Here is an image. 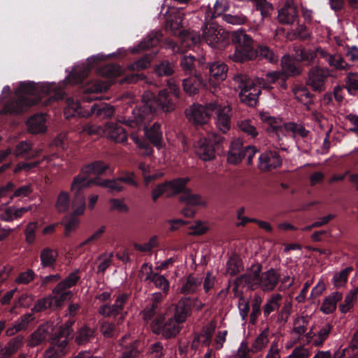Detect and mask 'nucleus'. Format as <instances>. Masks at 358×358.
<instances>
[{
  "instance_id": "774afa93",
  "label": "nucleus",
  "mask_w": 358,
  "mask_h": 358,
  "mask_svg": "<svg viewBox=\"0 0 358 358\" xmlns=\"http://www.w3.org/2000/svg\"><path fill=\"white\" fill-rule=\"evenodd\" d=\"M310 355V352L308 348L303 346H299L292 350L288 358H309Z\"/></svg>"
},
{
  "instance_id": "20e7f679",
  "label": "nucleus",
  "mask_w": 358,
  "mask_h": 358,
  "mask_svg": "<svg viewBox=\"0 0 358 358\" xmlns=\"http://www.w3.org/2000/svg\"><path fill=\"white\" fill-rule=\"evenodd\" d=\"M103 59V55L92 56L87 59V65L73 69L66 78L69 83L72 85H82L81 89L83 93L82 99L85 101L90 102L95 100L97 98V94L107 90L106 83L100 80H92L84 85V81L92 68L97 64L98 62Z\"/></svg>"
},
{
  "instance_id": "69168bd1",
  "label": "nucleus",
  "mask_w": 358,
  "mask_h": 358,
  "mask_svg": "<svg viewBox=\"0 0 358 358\" xmlns=\"http://www.w3.org/2000/svg\"><path fill=\"white\" fill-rule=\"evenodd\" d=\"M262 302V298L255 294L253 298V301L252 304V313L250 314V320L252 323H255L257 317L260 314V306Z\"/></svg>"
},
{
  "instance_id": "2eb2a0df",
  "label": "nucleus",
  "mask_w": 358,
  "mask_h": 358,
  "mask_svg": "<svg viewBox=\"0 0 358 358\" xmlns=\"http://www.w3.org/2000/svg\"><path fill=\"white\" fill-rule=\"evenodd\" d=\"M103 179L99 177L90 178L87 174L83 173L81 171L79 174L73 177L71 184L70 189L74 194L76 199L84 196L83 191L85 189L91 187L92 185H96L101 187Z\"/></svg>"
},
{
  "instance_id": "a878e982",
  "label": "nucleus",
  "mask_w": 358,
  "mask_h": 358,
  "mask_svg": "<svg viewBox=\"0 0 358 358\" xmlns=\"http://www.w3.org/2000/svg\"><path fill=\"white\" fill-rule=\"evenodd\" d=\"M204 57L196 59L192 55L183 56L180 59V66L186 75L202 73L201 64H203Z\"/></svg>"
},
{
  "instance_id": "7c9ffc66",
  "label": "nucleus",
  "mask_w": 358,
  "mask_h": 358,
  "mask_svg": "<svg viewBox=\"0 0 358 358\" xmlns=\"http://www.w3.org/2000/svg\"><path fill=\"white\" fill-rule=\"evenodd\" d=\"M46 118L44 114H35L27 121L28 131L31 134L43 133L46 131Z\"/></svg>"
},
{
  "instance_id": "c85d7f7f",
  "label": "nucleus",
  "mask_w": 358,
  "mask_h": 358,
  "mask_svg": "<svg viewBox=\"0 0 358 358\" xmlns=\"http://www.w3.org/2000/svg\"><path fill=\"white\" fill-rule=\"evenodd\" d=\"M297 17V8L294 4L288 2L278 11V18L279 22L283 24H293Z\"/></svg>"
},
{
  "instance_id": "f257e3e1",
  "label": "nucleus",
  "mask_w": 358,
  "mask_h": 358,
  "mask_svg": "<svg viewBox=\"0 0 358 358\" xmlns=\"http://www.w3.org/2000/svg\"><path fill=\"white\" fill-rule=\"evenodd\" d=\"M143 104L138 109L134 110V119L122 117L117 122H107V129L110 138L116 142L122 143L127 140L129 131L123 127L124 124L132 131L140 130L143 123L152 117L153 115L163 111L169 113L174 110V104L166 90L162 91L158 96L151 93H144L142 97Z\"/></svg>"
},
{
  "instance_id": "7ed1b4c3",
  "label": "nucleus",
  "mask_w": 358,
  "mask_h": 358,
  "mask_svg": "<svg viewBox=\"0 0 358 358\" xmlns=\"http://www.w3.org/2000/svg\"><path fill=\"white\" fill-rule=\"evenodd\" d=\"M190 178L189 177L176 178L157 185L152 191V201L156 202L164 194H166L167 197L182 194L179 200L185 204V206L181 210L182 214L186 217H194L196 212L195 208L199 206H205L206 202L199 194H193L191 189L187 187Z\"/></svg>"
},
{
  "instance_id": "ddd939ff",
  "label": "nucleus",
  "mask_w": 358,
  "mask_h": 358,
  "mask_svg": "<svg viewBox=\"0 0 358 358\" xmlns=\"http://www.w3.org/2000/svg\"><path fill=\"white\" fill-rule=\"evenodd\" d=\"M69 331L56 333L50 339V346L45 351L43 358H62L69 352Z\"/></svg>"
},
{
  "instance_id": "c03bdc74",
  "label": "nucleus",
  "mask_w": 358,
  "mask_h": 358,
  "mask_svg": "<svg viewBox=\"0 0 358 358\" xmlns=\"http://www.w3.org/2000/svg\"><path fill=\"white\" fill-rule=\"evenodd\" d=\"M94 329L85 325L78 330L75 342L78 345H85L94 338Z\"/></svg>"
},
{
  "instance_id": "f3484780",
  "label": "nucleus",
  "mask_w": 358,
  "mask_h": 358,
  "mask_svg": "<svg viewBox=\"0 0 358 358\" xmlns=\"http://www.w3.org/2000/svg\"><path fill=\"white\" fill-rule=\"evenodd\" d=\"M164 320V315L158 316L155 323L152 325L153 332L162 335L165 338L175 337L180 331L181 325L171 317L169 318L164 324H162Z\"/></svg>"
},
{
  "instance_id": "e433bc0d",
  "label": "nucleus",
  "mask_w": 358,
  "mask_h": 358,
  "mask_svg": "<svg viewBox=\"0 0 358 358\" xmlns=\"http://www.w3.org/2000/svg\"><path fill=\"white\" fill-rule=\"evenodd\" d=\"M114 108L108 103L100 102L94 103L87 115H94L99 118H109L114 114Z\"/></svg>"
},
{
  "instance_id": "b1692460",
  "label": "nucleus",
  "mask_w": 358,
  "mask_h": 358,
  "mask_svg": "<svg viewBox=\"0 0 358 358\" xmlns=\"http://www.w3.org/2000/svg\"><path fill=\"white\" fill-rule=\"evenodd\" d=\"M139 341L129 335L124 336L120 341L121 354L118 358H136L140 354Z\"/></svg>"
},
{
  "instance_id": "f704fd0d",
  "label": "nucleus",
  "mask_w": 358,
  "mask_h": 358,
  "mask_svg": "<svg viewBox=\"0 0 358 358\" xmlns=\"http://www.w3.org/2000/svg\"><path fill=\"white\" fill-rule=\"evenodd\" d=\"M58 251L50 247L44 248L40 253L41 264L43 268H54L56 265Z\"/></svg>"
},
{
  "instance_id": "4c0bfd02",
  "label": "nucleus",
  "mask_w": 358,
  "mask_h": 358,
  "mask_svg": "<svg viewBox=\"0 0 358 358\" xmlns=\"http://www.w3.org/2000/svg\"><path fill=\"white\" fill-rule=\"evenodd\" d=\"M24 343V337L17 336L12 338L4 348L1 345L0 354L3 358H8L22 346Z\"/></svg>"
},
{
  "instance_id": "e2e57ef3",
  "label": "nucleus",
  "mask_w": 358,
  "mask_h": 358,
  "mask_svg": "<svg viewBox=\"0 0 358 358\" xmlns=\"http://www.w3.org/2000/svg\"><path fill=\"white\" fill-rule=\"evenodd\" d=\"M297 55L300 62H306V64L308 65L312 64L316 58V52L315 50H307L305 48L301 49Z\"/></svg>"
},
{
  "instance_id": "cd10ccee",
  "label": "nucleus",
  "mask_w": 358,
  "mask_h": 358,
  "mask_svg": "<svg viewBox=\"0 0 358 358\" xmlns=\"http://www.w3.org/2000/svg\"><path fill=\"white\" fill-rule=\"evenodd\" d=\"M110 169V165L102 160H95L86 164L81 167V172L87 174L89 177L92 175L94 177L100 178L103 176Z\"/></svg>"
},
{
  "instance_id": "13d9d810",
  "label": "nucleus",
  "mask_w": 358,
  "mask_h": 358,
  "mask_svg": "<svg viewBox=\"0 0 358 358\" xmlns=\"http://www.w3.org/2000/svg\"><path fill=\"white\" fill-rule=\"evenodd\" d=\"M329 64L338 70H347L349 69L350 65L344 60L340 55H331L329 56Z\"/></svg>"
},
{
  "instance_id": "49530a36",
  "label": "nucleus",
  "mask_w": 358,
  "mask_h": 358,
  "mask_svg": "<svg viewBox=\"0 0 358 358\" xmlns=\"http://www.w3.org/2000/svg\"><path fill=\"white\" fill-rule=\"evenodd\" d=\"M70 194L66 191H61L57 196L55 209L59 213H66L70 207Z\"/></svg>"
},
{
  "instance_id": "a18cd8bd",
  "label": "nucleus",
  "mask_w": 358,
  "mask_h": 358,
  "mask_svg": "<svg viewBox=\"0 0 358 358\" xmlns=\"http://www.w3.org/2000/svg\"><path fill=\"white\" fill-rule=\"evenodd\" d=\"M157 310V305L151 303L142 311V315L144 321L146 323L150 324L152 329V325L155 323L158 316L159 315H164L163 313H158Z\"/></svg>"
},
{
  "instance_id": "0e129e2a",
  "label": "nucleus",
  "mask_w": 358,
  "mask_h": 358,
  "mask_svg": "<svg viewBox=\"0 0 358 358\" xmlns=\"http://www.w3.org/2000/svg\"><path fill=\"white\" fill-rule=\"evenodd\" d=\"M285 129L288 131H291L294 134H298L302 138H305L308 135L309 131L305 129V127L301 124H298L295 122H288L285 124Z\"/></svg>"
},
{
  "instance_id": "5701e85b",
  "label": "nucleus",
  "mask_w": 358,
  "mask_h": 358,
  "mask_svg": "<svg viewBox=\"0 0 358 358\" xmlns=\"http://www.w3.org/2000/svg\"><path fill=\"white\" fill-rule=\"evenodd\" d=\"M281 165L282 159L276 150H266L259 157L258 167L262 171L276 169Z\"/></svg>"
},
{
  "instance_id": "2f4dec72",
  "label": "nucleus",
  "mask_w": 358,
  "mask_h": 358,
  "mask_svg": "<svg viewBox=\"0 0 358 358\" xmlns=\"http://www.w3.org/2000/svg\"><path fill=\"white\" fill-rule=\"evenodd\" d=\"M282 69L286 78L299 76L302 68L299 62L293 60L289 56H284L281 60Z\"/></svg>"
},
{
  "instance_id": "864d4df0",
  "label": "nucleus",
  "mask_w": 358,
  "mask_h": 358,
  "mask_svg": "<svg viewBox=\"0 0 358 358\" xmlns=\"http://www.w3.org/2000/svg\"><path fill=\"white\" fill-rule=\"evenodd\" d=\"M352 271V267H347L339 273H336L332 279L334 287L336 288H341L343 287L347 282L349 274Z\"/></svg>"
},
{
  "instance_id": "6e6d98bb",
  "label": "nucleus",
  "mask_w": 358,
  "mask_h": 358,
  "mask_svg": "<svg viewBox=\"0 0 358 358\" xmlns=\"http://www.w3.org/2000/svg\"><path fill=\"white\" fill-rule=\"evenodd\" d=\"M258 57L265 59L270 63H276L278 60V56L266 45H258Z\"/></svg>"
},
{
  "instance_id": "9d476101",
  "label": "nucleus",
  "mask_w": 358,
  "mask_h": 358,
  "mask_svg": "<svg viewBox=\"0 0 358 358\" xmlns=\"http://www.w3.org/2000/svg\"><path fill=\"white\" fill-rule=\"evenodd\" d=\"M258 152L255 146H244L243 141L236 138L231 143L227 160L230 164H236L246 159L247 164H251L255 155Z\"/></svg>"
},
{
  "instance_id": "0eeeda50",
  "label": "nucleus",
  "mask_w": 358,
  "mask_h": 358,
  "mask_svg": "<svg viewBox=\"0 0 358 358\" xmlns=\"http://www.w3.org/2000/svg\"><path fill=\"white\" fill-rule=\"evenodd\" d=\"M226 141L224 136L212 133L207 137H202L194 143V150L199 157L203 161H210L215 157V154L222 148Z\"/></svg>"
},
{
  "instance_id": "bf43d9fd",
  "label": "nucleus",
  "mask_w": 358,
  "mask_h": 358,
  "mask_svg": "<svg viewBox=\"0 0 358 358\" xmlns=\"http://www.w3.org/2000/svg\"><path fill=\"white\" fill-rule=\"evenodd\" d=\"M182 41L187 43L188 46L196 45L203 41L202 36L196 32L185 31L180 36Z\"/></svg>"
},
{
  "instance_id": "393cba45",
  "label": "nucleus",
  "mask_w": 358,
  "mask_h": 358,
  "mask_svg": "<svg viewBox=\"0 0 358 358\" xmlns=\"http://www.w3.org/2000/svg\"><path fill=\"white\" fill-rule=\"evenodd\" d=\"M207 80L202 73L190 75L182 80L184 91L189 95H194L199 92L200 87H207Z\"/></svg>"
},
{
  "instance_id": "3c124183",
  "label": "nucleus",
  "mask_w": 358,
  "mask_h": 358,
  "mask_svg": "<svg viewBox=\"0 0 358 358\" xmlns=\"http://www.w3.org/2000/svg\"><path fill=\"white\" fill-rule=\"evenodd\" d=\"M341 299L339 292H334L324 300L321 310L326 314L332 313L336 308L337 302Z\"/></svg>"
},
{
  "instance_id": "8fccbe9b",
  "label": "nucleus",
  "mask_w": 358,
  "mask_h": 358,
  "mask_svg": "<svg viewBox=\"0 0 358 358\" xmlns=\"http://www.w3.org/2000/svg\"><path fill=\"white\" fill-rule=\"evenodd\" d=\"M79 279L78 271L72 272L66 278L59 282L52 291H65L74 286Z\"/></svg>"
},
{
  "instance_id": "5fc2aeb1",
  "label": "nucleus",
  "mask_w": 358,
  "mask_h": 358,
  "mask_svg": "<svg viewBox=\"0 0 358 358\" xmlns=\"http://www.w3.org/2000/svg\"><path fill=\"white\" fill-rule=\"evenodd\" d=\"M238 127L241 131L246 134L252 138H255L258 136V131L256 127L252 124V120H244L238 123Z\"/></svg>"
},
{
  "instance_id": "aec40b11",
  "label": "nucleus",
  "mask_w": 358,
  "mask_h": 358,
  "mask_svg": "<svg viewBox=\"0 0 358 358\" xmlns=\"http://www.w3.org/2000/svg\"><path fill=\"white\" fill-rule=\"evenodd\" d=\"M69 292H55L38 300L32 308L34 312H41L47 308H55L61 306L67 299Z\"/></svg>"
},
{
  "instance_id": "c9c22d12",
  "label": "nucleus",
  "mask_w": 358,
  "mask_h": 358,
  "mask_svg": "<svg viewBox=\"0 0 358 358\" xmlns=\"http://www.w3.org/2000/svg\"><path fill=\"white\" fill-rule=\"evenodd\" d=\"M191 303L188 301L180 300L175 307V313L172 319L180 325L185 322L187 317L190 315Z\"/></svg>"
},
{
  "instance_id": "72a5a7b5",
  "label": "nucleus",
  "mask_w": 358,
  "mask_h": 358,
  "mask_svg": "<svg viewBox=\"0 0 358 358\" xmlns=\"http://www.w3.org/2000/svg\"><path fill=\"white\" fill-rule=\"evenodd\" d=\"M34 318V315L31 313L22 315L11 327L6 329V334L8 336H11L19 331L27 329L29 323L33 321Z\"/></svg>"
},
{
  "instance_id": "603ef678",
  "label": "nucleus",
  "mask_w": 358,
  "mask_h": 358,
  "mask_svg": "<svg viewBox=\"0 0 358 358\" xmlns=\"http://www.w3.org/2000/svg\"><path fill=\"white\" fill-rule=\"evenodd\" d=\"M61 224L64 226V234L66 236H69L72 231L76 230L79 224V219L75 215L70 214L66 215L62 221L60 222Z\"/></svg>"
},
{
  "instance_id": "f8f14e48",
  "label": "nucleus",
  "mask_w": 358,
  "mask_h": 358,
  "mask_svg": "<svg viewBox=\"0 0 358 358\" xmlns=\"http://www.w3.org/2000/svg\"><path fill=\"white\" fill-rule=\"evenodd\" d=\"M122 183L137 187L138 182L134 172L129 171H121L119 176L113 179H103L101 187L108 189L110 194L119 193L124 190V185Z\"/></svg>"
},
{
  "instance_id": "a19ab883",
  "label": "nucleus",
  "mask_w": 358,
  "mask_h": 358,
  "mask_svg": "<svg viewBox=\"0 0 358 358\" xmlns=\"http://www.w3.org/2000/svg\"><path fill=\"white\" fill-rule=\"evenodd\" d=\"M66 106L64 108V115L66 119L76 116H85L80 102L73 98H66Z\"/></svg>"
},
{
  "instance_id": "f03ea898",
  "label": "nucleus",
  "mask_w": 358,
  "mask_h": 358,
  "mask_svg": "<svg viewBox=\"0 0 358 358\" xmlns=\"http://www.w3.org/2000/svg\"><path fill=\"white\" fill-rule=\"evenodd\" d=\"M20 94L17 99L7 102L2 108L3 114L17 115L34 106H50L54 102L66 99V93L48 83L20 82L17 88Z\"/></svg>"
},
{
  "instance_id": "052dcab7",
  "label": "nucleus",
  "mask_w": 358,
  "mask_h": 358,
  "mask_svg": "<svg viewBox=\"0 0 358 358\" xmlns=\"http://www.w3.org/2000/svg\"><path fill=\"white\" fill-rule=\"evenodd\" d=\"M282 296L279 294L273 295L271 299L266 303L264 307V314L265 317H268L269 314L280 307L279 301Z\"/></svg>"
},
{
  "instance_id": "412c9836",
  "label": "nucleus",
  "mask_w": 358,
  "mask_h": 358,
  "mask_svg": "<svg viewBox=\"0 0 358 358\" xmlns=\"http://www.w3.org/2000/svg\"><path fill=\"white\" fill-rule=\"evenodd\" d=\"M221 29H218V27L210 25L207 26L203 29L202 38L208 45L212 48L221 49L226 45L225 36L221 33Z\"/></svg>"
},
{
  "instance_id": "6e6552de",
  "label": "nucleus",
  "mask_w": 358,
  "mask_h": 358,
  "mask_svg": "<svg viewBox=\"0 0 358 358\" xmlns=\"http://www.w3.org/2000/svg\"><path fill=\"white\" fill-rule=\"evenodd\" d=\"M233 78L241 89L239 97L241 102L249 106H255L258 101V97L261 94V90L245 74L237 73L234 76Z\"/></svg>"
},
{
  "instance_id": "423d86ee",
  "label": "nucleus",
  "mask_w": 358,
  "mask_h": 358,
  "mask_svg": "<svg viewBox=\"0 0 358 358\" xmlns=\"http://www.w3.org/2000/svg\"><path fill=\"white\" fill-rule=\"evenodd\" d=\"M144 135L146 139L142 138L137 133L138 130L136 129L131 131L130 137L135 144L141 150H143V154L145 156H151L153 153V149L150 144L160 150L164 147L163 141V135L161 124L155 122L152 126H144Z\"/></svg>"
},
{
  "instance_id": "4be33fe9",
  "label": "nucleus",
  "mask_w": 358,
  "mask_h": 358,
  "mask_svg": "<svg viewBox=\"0 0 358 358\" xmlns=\"http://www.w3.org/2000/svg\"><path fill=\"white\" fill-rule=\"evenodd\" d=\"M216 115L215 124L222 134L229 131L231 126V109L229 106H220L216 103V108L213 111Z\"/></svg>"
},
{
  "instance_id": "473e14b6",
  "label": "nucleus",
  "mask_w": 358,
  "mask_h": 358,
  "mask_svg": "<svg viewBox=\"0 0 358 358\" xmlns=\"http://www.w3.org/2000/svg\"><path fill=\"white\" fill-rule=\"evenodd\" d=\"M255 266H252V273H245L236 278L234 281V287L231 291H238L239 288L248 287L251 291L256 289L255 282Z\"/></svg>"
},
{
  "instance_id": "6ab92c4d",
  "label": "nucleus",
  "mask_w": 358,
  "mask_h": 358,
  "mask_svg": "<svg viewBox=\"0 0 358 358\" xmlns=\"http://www.w3.org/2000/svg\"><path fill=\"white\" fill-rule=\"evenodd\" d=\"M332 326L328 322L315 324L305 335L307 343H312L315 346L320 347L329 338Z\"/></svg>"
},
{
  "instance_id": "39448f33",
  "label": "nucleus",
  "mask_w": 358,
  "mask_h": 358,
  "mask_svg": "<svg viewBox=\"0 0 358 358\" xmlns=\"http://www.w3.org/2000/svg\"><path fill=\"white\" fill-rule=\"evenodd\" d=\"M231 43L234 52L230 58L234 62L243 63L258 57V50L255 48V41L244 31H234L231 34Z\"/></svg>"
},
{
  "instance_id": "9b49d317",
  "label": "nucleus",
  "mask_w": 358,
  "mask_h": 358,
  "mask_svg": "<svg viewBox=\"0 0 358 358\" xmlns=\"http://www.w3.org/2000/svg\"><path fill=\"white\" fill-rule=\"evenodd\" d=\"M154 71H155V75L157 77H166L168 78L166 80L167 85H168L170 90L172 92V94H170L167 90H165L169 94V96H170V98H171V100L173 101L174 106H175L176 104H175L174 99L179 98L180 90H179V87H178V85L174 83L173 80L169 78L175 73V71H176L175 64L171 62H169L168 60H162L155 66ZM163 90H162V91ZM161 92H162V90L159 91V93H160ZM147 93H150V92H148ZM150 93L152 94V92H150ZM152 94L155 96H158L159 94H158L157 95H155L154 93H152Z\"/></svg>"
},
{
  "instance_id": "4d7b16f0",
  "label": "nucleus",
  "mask_w": 358,
  "mask_h": 358,
  "mask_svg": "<svg viewBox=\"0 0 358 358\" xmlns=\"http://www.w3.org/2000/svg\"><path fill=\"white\" fill-rule=\"evenodd\" d=\"M308 324V320L305 317H297L294 322L293 334L299 338L306 332Z\"/></svg>"
},
{
  "instance_id": "37998d69",
  "label": "nucleus",
  "mask_w": 358,
  "mask_h": 358,
  "mask_svg": "<svg viewBox=\"0 0 358 358\" xmlns=\"http://www.w3.org/2000/svg\"><path fill=\"white\" fill-rule=\"evenodd\" d=\"M160 36L161 34L157 32L149 34L140 43L138 46L134 49V52L145 50L157 46L160 42Z\"/></svg>"
},
{
  "instance_id": "338daca9",
  "label": "nucleus",
  "mask_w": 358,
  "mask_h": 358,
  "mask_svg": "<svg viewBox=\"0 0 358 358\" xmlns=\"http://www.w3.org/2000/svg\"><path fill=\"white\" fill-rule=\"evenodd\" d=\"M37 227L36 222H30L27 224L24 234L26 241L28 244H33L36 239V229Z\"/></svg>"
},
{
  "instance_id": "bb28decb",
  "label": "nucleus",
  "mask_w": 358,
  "mask_h": 358,
  "mask_svg": "<svg viewBox=\"0 0 358 358\" xmlns=\"http://www.w3.org/2000/svg\"><path fill=\"white\" fill-rule=\"evenodd\" d=\"M52 330V325L46 323L40 325L29 336L28 345L35 347L44 343Z\"/></svg>"
},
{
  "instance_id": "4468645a",
  "label": "nucleus",
  "mask_w": 358,
  "mask_h": 358,
  "mask_svg": "<svg viewBox=\"0 0 358 358\" xmlns=\"http://www.w3.org/2000/svg\"><path fill=\"white\" fill-rule=\"evenodd\" d=\"M330 76L331 73L328 69L318 66H313L308 71L306 85L313 91L320 93L325 90V83Z\"/></svg>"
},
{
  "instance_id": "1a4fd4ad",
  "label": "nucleus",
  "mask_w": 358,
  "mask_h": 358,
  "mask_svg": "<svg viewBox=\"0 0 358 358\" xmlns=\"http://www.w3.org/2000/svg\"><path fill=\"white\" fill-rule=\"evenodd\" d=\"M228 66L222 61L206 62L201 64V71L210 85H215L222 82L227 77Z\"/></svg>"
},
{
  "instance_id": "79ce46f5",
  "label": "nucleus",
  "mask_w": 358,
  "mask_h": 358,
  "mask_svg": "<svg viewBox=\"0 0 358 358\" xmlns=\"http://www.w3.org/2000/svg\"><path fill=\"white\" fill-rule=\"evenodd\" d=\"M269 328H265L255 339L251 345V351L258 352L266 348L269 343Z\"/></svg>"
},
{
  "instance_id": "dca6fc26",
  "label": "nucleus",
  "mask_w": 358,
  "mask_h": 358,
  "mask_svg": "<svg viewBox=\"0 0 358 358\" xmlns=\"http://www.w3.org/2000/svg\"><path fill=\"white\" fill-rule=\"evenodd\" d=\"M256 288L262 287V291H273L280 281V275L273 268L261 273L262 266H255Z\"/></svg>"
},
{
  "instance_id": "c756f323",
  "label": "nucleus",
  "mask_w": 358,
  "mask_h": 358,
  "mask_svg": "<svg viewBox=\"0 0 358 358\" xmlns=\"http://www.w3.org/2000/svg\"><path fill=\"white\" fill-rule=\"evenodd\" d=\"M183 16L180 13H171L166 19V29L175 36H181L185 31L182 29Z\"/></svg>"
},
{
  "instance_id": "58836bf2",
  "label": "nucleus",
  "mask_w": 358,
  "mask_h": 358,
  "mask_svg": "<svg viewBox=\"0 0 358 358\" xmlns=\"http://www.w3.org/2000/svg\"><path fill=\"white\" fill-rule=\"evenodd\" d=\"M295 99L306 106L314 103L315 95L310 93L306 86L299 85L293 90Z\"/></svg>"
},
{
  "instance_id": "ea45409f",
  "label": "nucleus",
  "mask_w": 358,
  "mask_h": 358,
  "mask_svg": "<svg viewBox=\"0 0 358 358\" xmlns=\"http://www.w3.org/2000/svg\"><path fill=\"white\" fill-rule=\"evenodd\" d=\"M14 153L16 157L26 159H30L36 157V153L33 150L32 144L27 141H22L19 142L15 145Z\"/></svg>"
},
{
  "instance_id": "09e8293b",
  "label": "nucleus",
  "mask_w": 358,
  "mask_h": 358,
  "mask_svg": "<svg viewBox=\"0 0 358 358\" xmlns=\"http://www.w3.org/2000/svg\"><path fill=\"white\" fill-rule=\"evenodd\" d=\"M150 273L146 277V280L153 282L156 288L161 289L162 291H169V282L167 279L162 275L152 273V267H150Z\"/></svg>"
},
{
  "instance_id": "a211bd4d",
  "label": "nucleus",
  "mask_w": 358,
  "mask_h": 358,
  "mask_svg": "<svg viewBox=\"0 0 358 358\" xmlns=\"http://www.w3.org/2000/svg\"><path fill=\"white\" fill-rule=\"evenodd\" d=\"M215 108L216 103H209L206 106L193 104L187 115L194 124L203 125L207 123Z\"/></svg>"
},
{
  "instance_id": "680f3d73",
  "label": "nucleus",
  "mask_w": 358,
  "mask_h": 358,
  "mask_svg": "<svg viewBox=\"0 0 358 358\" xmlns=\"http://www.w3.org/2000/svg\"><path fill=\"white\" fill-rule=\"evenodd\" d=\"M255 2L257 10L261 12L263 18L266 17L271 15L273 10V6L266 0H252Z\"/></svg>"
},
{
  "instance_id": "de8ad7c7",
  "label": "nucleus",
  "mask_w": 358,
  "mask_h": 358,
  "mask_svg": "<svg viewBox=\"0 0 358 358\" xmlns=\"http://www.w3.org/2000/svg\"><path fill=\"white\" fill-rule=\"evenodd\" d=\"M227 272L231 275H236L243 270V262L236 254L231 255L227 263Z\"/></svg>"
}]
</instances>
